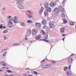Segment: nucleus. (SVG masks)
<instances>
[{"instance_id":"obj_9","label":"nucleus","mask_w":76,"mask_h":76,"mask_svg":"<svg viewBox=\"0 0 76 76\" xmlns=\"http://www.w3.org/2000/svg\"><path fill=\"white\" fill-rule=\"evenodd\" d=\"M44 10V8L43 7H42L41 9V10L39 12V14L40 15H41L42 13L43 12V10Z\"/></svg>"},{"instance_id":"obj_35","label":"nucleus","mask_w":76,"mask_h":76,"mask_svg":"<svg viewBox=\"0 0 76 76\" xmlns=\"http://www.w3.org/2000/svg\"><path fill=\"white\" fill-rule=\"evenodd\" d=\"M44 38L45 39H48V35H47L46 36H45L44 37Z\"/></svg>"},{"instance_id":"obj_30","label":"nucleus","mask_w":76,"mask_h":76,"mask_svg":"<svg viewBox=\"0 0 76 76\" xmlns=\"http://www.w3.org/2000/svg\"><path fill=\"white\" fill-rule=\"evenodd\" d=\"M13 45V46H18V45H19V44L18 43L15 44H14Z\"/></svg>"},{"instance_id":"obj_4","label":"nucleus","mask_w":76,"mask_h":76,"mask_svg":"<svg viewBox=\"0 0 76 76\" xmlns=\"http://www.w3.org/2000/svg\"><path fill=\"white\" fill-rule=\"evenodd\" d=\"M35 23L36 26H37V27H39V28H40L41 26V24L40 23L36 22Z\"/></svg>"},{"instance_id":"obj_2","label":"nucleus","mask_w":76,"mask_h":76,"mask_svg":"<svg viewBox=\"0 0 76 76\" xmlns=\"http://www.w3.org/2000/svg\"><path fill=\"white\" fill-rule=\"evenodd\" d=\"M32 34L34 35H36L37 34V31L36 30H33L32 32Z\"/></svg>"},{"instance_id":"obj_37","label":"nucleus","mask_w":76,"mask_h":76,"mask_svg":"<svg viewBox=\"0 0 76 76\" xmlns=\"http://www.w3.org/2000/svg\"><path fill=\"white\" fill-rule=\"evenodd\" d=\"M14 20H17V19H18V17H14Z\"/></svg>"},{"instance_id":"obj_39","label":"nucleus","mask_w":76,"mask_h":76,"mask_svg":"<svg viewBox=\"0 0 76 76\" xmlns=\"http://www.w3.org/2000/svg\"><path fill=\"white\" fill-rule=\"evenodd\" d=\"M7 72H8V73H12V71L9 70H7Z\"/></svg>"},{"instance_id":"obj_29","label":"nucleus","mask_w":76,"mask_h":76,"mask_svg":"<svg viewBox=\"0 0 76 76\" xmlns=\"http://www.w3.org/2000/svg\"><path fill=\"white\" fill-rule=\"evenodd\" d=\"M70 25H74L75 23L73 22H70L69 23Z\"/></svg>"},{"instance_id":"obj_10","label":"nucleus","mask_w":76,"mask_h":76,"mask_svg":"<svg viewBox=\"0 0 76 76\" xmlns=\"http://www.w3.org/2000/svg\"><path fill=\"white\" fill-rule=\"evenodd\" d=\"M65 31V30L64 29V28H63L61 29V33H64Z\"/></svg>"},{"instance_id":"obj_62","label":"nucleus","mask_w":76,"mask_h":76,"mask_svg":"<svg viewBox=\"0 0 76 76\" xmlns=\"http://www.w3.org/2000/svg\"><path fill=\"white\" fill-rule=\"evenodd\" d=\"M28 76H33V75H28Z\"/></svg>"},{"instance_id":"obj_3","label":"nucleus","mask_w":76,"mask_h":76,"mask_svg":"<svg viewBox=\"0 0 76 76\" xmlns=\"http://www.w3.org/2000/svg\"><path fill=\"white\" fill-rule=\"evenodd\" d=\"M12 23H13V22H8V25L10 28H12V26H13Z\"/></svg>"},{"instance_id":"obj_8","label":"nucleus","mask_w":76,"mask_h":76,"mask_svg":"<svg viewBox=\"0 0 76 76\" xmlns=\"http://www.w3.org/2000/svg\"><path fill=\"white\" fill-rule=\"evenodd\" d=\"M50 7H53L54 6V3L53 2H51L50 3Z\"/></svg>"},{"instance_id":"obj_53","label":"nucleus","mask_w":76,"mask_h":76,"mask_svg":"<svg viewBox=\"0 0 76 76\" xmlns=\"http://www.w3.org/2000/svg\"><path fill=\"white\" fill-rule=\"evenodd\" d=\"M46 27H47L46 26H44L43 27V29H45V28H46Z\"/></svg>"},{"instance_id":"obj_19","label":"nucleus","mask_w":76,"mask_h":76,"mask_svg":"<svg viewBox=\"0 0 76 76\" xmlns=\"http://www.w3.org/2000/svg\"><path fill=\"white\" fill-rule=\"evenodd\" d=\"M45 16H47V15H48V11L47 10H45V12H44Z\"/></svg>"},{"instance_id":"obj_63","label":"nucleus","mask_w":76,"mask_h":76,"mask_svg":"<svg viewBox=\"0 0 76 76\" xmlns=\"http://www.w3.org/2000/svg\"><path fill=\"white\" fill-rule=\"evenodd\" d=\"M28 69H29V68H27L26 69V70H28Z\"/></svg>"},{"instance_id":"obj_26","label":"nucleus","mask_w":76,"mask_h":76,"mask_svg":"<svg viewBox=\"0 0 76 76\" xmlns=\"http://www.w3.org/2000/svg\"><path fill=\"white\" fill-rule=\"evenodd\" d=\"M13 22L15 23H18V21L17 20H13Z\"/></svg>"},{"instance_id":"obj_14","label":"nucleus","mask_w":76,"mask_h":76,"mask_svg":"<svg viewBox=\"0 0 76 76\" xmlns=\"http://www.w3.org/2000/svg\"><path fill=\"white\" fill-rule=\"evenodd\" d=\"M27 12H28V13H29L30 15H33V14H34V12L32 11H31L30 10H27Z\"/></svg>"},{"instance_id":"obj_6","label":"nucleus","mask_w":76,"mask_h":76,"mask_svg":"<svg viewBox=\"0 0 76 76\" xmlns=\"http://www.w3.org/2000/svg\"><path fill=\"white\" fill-rule=\"evenodd\" d=\"M68 63H71L73 61V58H69L68 59Z\"/></svg>"},{"instance_id":"obj_49","label":"nucleus","mask_w":76,"mask_h":76,"mask_svg":"<svg viewBox=\"0 0 76 76\" xmlns=\"http://www.w3.org/2000/svg\"><path fill=\"white\" fill-rule=\"evenodd\" d=\"M25 38V40H26V41H28V38Z\"/></svg>"},{"instance_id":"obj_43","label":"nucleus","mask_w":76,"mask_h":76,"mask_svg":"<svg viewBox=\"0 0 76 76\" xmlns=\"http://www.w3.org/2000/svg\"><path fill=\"white\" fill-rule=\"evenodd\" d=\"M4 38L5 39V40H6L7 39V37H6V36H4Z\"/></svg>"},{"instance_id":"obj_61","label":"nucleus","mask_w":76,"mask_h":76,"mask_svg":"<svg viewBox=\"0 0 76 76\" xmlns=\"http://www.w3.org/2000/svg\"><path fill=\"white\" fill-rule=\"evenodd\" d=\"M62 36H63V37H64V36H65V34H63L62 35Z\"/></svg>"},{"instance_id":"obj_13","label":"nucleus","mask_w":76,"mask_h":76,"mask_svg":"<svg viewBox=\"0 0 76 76\" xmlns=\"http://www.w3.org/2000/svg\"><path fill=\"white\" fill-rule=\"evenodd\" d=\"M44 6L45 7L47 8V7H48V3H45L44 4Z\"/></svg>"},{"instance_id":"obj_27","label":"nucleus","mask_w":76,"mask_h":76,"mask_svg":"<svg viewBox=\"0 0 76 76\" xmlns=\"http://www.w3.org/2000/svg\"><path fill=\"white\" fill-rule=\"evenodd\" d=\"M2 63L3 64L2 66H7V64H6V63L4 62H2Z\"/></svg>"},{"instance_id":"obj_17","label":"nucleus","mask_w":76,"mask_h":76,"mask_svg":"<svg viewBox=\"0 0 76 76\" xmlns=\"http://www.w3.org/2000/svg\"><path fill=\"white\" fill-rule=\"evenodd\" d=\"M40 38H41V36L40 35H39L36 37V39H39Z\"/></svg>"},{"instance_id":"obj_15","label":"nucleus","mask_w":76,"mask_h":76,"mask_svg":"<svg viewBox=\"0 0 76 76\" xmlns=\"http://www.w3.org/2000/svg\"><path fill=\"white\" fill-rule=\"evenodd\" d=\"M60 10L61 11V12H64V9L63 8V7H61L60 8Z\"/></svg>"},{"instance_id":"obj_21","label":"nucleus","mask_w":76,"mask_h":76,"mask_svg":"<svg viewBox=\"0 0 76 76\" xmlns=\"http://www.w3.org/2000/svg\"><path fill=\"white\" fill-rule=\"evenodd\" d=\"M7 32H8V29H6L3 31L4 34H6Z\"/></svg>"},{"instance_id":"obj_5","label":"nucleus","mask_w":76,"mask_h":76,"mask_svg":"<svg viewBox=\"0 0 76 76\" xmlns=\"http://www.w3.org/2000/svg\"><path fill=\"white\" fill-rule=\"evenodd\" d=\"M49 27L50 28H54V25L51 23H49Z\"/></svg>"},{"instance_id":"obj_25","label":"nucleus","mask_w":76,"mask_h":76,"mask_svg":"<svg viewBox=\"0 0 76 76\" xmlns=\"http://www.w3.org/2000/svg\"><path fill=\"white\" fill-rule=\"evenodd\" d=\"M42 69H44L47 68V67H46V65H43L42 66Z\"/></svg>"},{"instance_id":"obj_55","label":"nucleus","mask_w":76,"mask_h":76,"mask_svg":"<svg viewBox=\"0 0 76 76\" xmlns=\"http://www.w3.org/2000/svg\"><path fill=\"white\" fill-rule=\"evenodd\" d=\"M65 0H64L63 1V2L62 3V4H64V3H65Z\"/></svg>"},{"instance_id":"obj_31","label":"nucleus","mask_w":76,"mask_h":76,"mask_svg":"<svg viewBox=\"0 0 76 76\" xmlns=\"http://www.w3.org/2000/svg\"><path fill=\"white\" fill-rule=\"evenodd\" d=\"M68 69L67 67H64V71H66L67 70V69Z\"/></svg>"},{"instance_id":"obj_64","label":"nucleus","mask_w":76,"mask_h":76,"mask_svg":"<svg viewBox=\"0 0 76 76\" xmlns=\"http://www.w3.org/2000/svg\"><path fill=\"white\" fill-rule=\"evenodd\" d=\"M3 69H6V67H3Z\"/></svg>"},{"instance_id":"obj_24","label":"nucleus","mask_w":76,"mask_h":76,"mask_svg":"<svg viewBox=\"0 0 76 76\" xmlns=\"http://www.w3.org/2000/svg\"><path fill=\"white\" fill-rule=\"evenodd\" d=\"M63 21H64V23H66L67 22V21L64 18L63 19Z\"/></svg>"},{"instance_id":"obj_42","label":"nucleus","mask_w":76,"mask_h":76,"mask_svg":"<svg viewBox=\"0 0 76 76\" xmlns=\"http://www.w3.org/2000/svg\"><path fill=\"white\" fill-rule=\"evenodd\" d=\"M3 28V26H2V24H1L0 26V28L2 29Z\"/></svg>"},{"instance_id":"obj_36","label":"nucleus","mask_w":76,"mask_h":76,"mask_svg":"<svg viewBox=\"0 0 76 76\" xmlns=\"http://www.w3.org/2000/svg\"><path fill=\"white\" fill-rule=\"evenodd\" d=\"M6 54H7V52H5L3 55V56H6Z\"/></svg>"},{"instance_id":"obj_41","label":"nucleus","mask_w":76,"mask_h":76,"mask_svg":"<svg viewBox=\"0 0 76 76\" xmlns=\"http://www.w3.org/2000/svg\"><path fill=\"white\" fill-rule=\"evenodd\" d=\"M42 34H45V32H44V30H42Z\"/></svg>"},{"instance_id":"obj_11","label":"nucleus","mask_w":76,"mask_h":76,"mask_svg":"<svg viewBox=\"0 0 76 76\" xmlns=\"http://www.w3.org/2000/svg\"><path fill=\"white\" fill-rule=\"evenodd\" d=\"M47 11L48 12H50L51 11V8L50 7H48L47 8Z\"/></svg>"},{"instance_id":"obj_47","label":"nucleus","mask_w":76,"mask_h":76,"mask_svg":"<svg viewBox=\"0 0 76 76\" xmlns=\"http://www.w3.org/2000/svg\"><path fill=\"white\" fill-rule=\"evenodd\" d=\"M29 18H32V15H30L28 16Z\"/></svg>"},{"instance_id":"obj_18","label":"nucleus","mask_w":76,"mask_h":76,"mask_svg":"<svg viewBox=\"0 0 76 76\" xmlns=\"http://www.w3.org/2000/svg\"><path fill=\"white\" fill-rule=\"evenodd\" d=\"M45 19H43L42 20V23L43 25H45Z\"/></svg>"},{"instance_id":"obj_52","label":"nucleus","mask_w":76,"mask_h":76,"mask_svg":"<svg viewBox=\"0 0 76 76\" xmlns=\"http://www.w3.org/2000/svg\"><path fill=\"white\" fill-rule=\"evenodd\" d=\"M2 28L3 29H5V28H6V26H3L2 27Z\"/></svg>"},{"instance_id":"obj_20","label":"nucleus","mask_w":76,"mask_h":76,"mask_svg":"<svg viewBox=\"0 0 76 76\" xmlns=\"http://www.w3.org/2000/svg\"><path fill=\"white\" fill-rule=\"evenodd\" d=\"M33 21L31 20H28L27 21V23H33Z\"/></svg>"},{"instance_id":"obj_38","label":"nucleus","mask_w":76,"mask_h":76,"mask_svg":"<svg viewBox=\"0 0 76 76\" xmlns=\"http://www.w3.org/2000/svg\"><path fill=\"white\" fill-rule=\"evenodd\" d=\"M11 18H12V16H9L7 17V19Z\"/></svg>"},{"instance_id":"obj_40","label":"nucleus","mask_w":76,"mask_h":76,"mask_svg":"<svg viewBox=\"0 0 76 76\" xmlns=\"http://www.w3.org/2000/svg\"><path fill=\"white\" fill-rule=\"evenodd\" d=\"M47 19L49 21H51V18H48Z\"/></svg>"},{"instance_id":"obj_54","label":"nucleus","mask_w":76,"mask_h":76,"mask_svg":"<svg viewBox=\"0 0 76 76\" xmlns=\"http://www.w3.org/2000/svg\"><path fill=\"white\" fill-rule=\"evenodd\" d=\"M28 38V36H27V35H26V36L25 37V38Z\"/></svg>"},{"instance_id":"obj_51","label":"nucleus","mask_w":76,"mask_h":76,"mask_svg":"<svg viewBox=\"0 0 76 76\" xmlns=\"http://www.w3.org/2000/svg\"><path fill=\"white\" fill-rule=\"evenodd\" d=\"M71 65H69V69L70 70V69H71Z\"/></svg>"},{"instance_id":"obj_57","label":"nucleus","mask_w":76,"mask_h":76,"mask_svg":"<svg viewBox=\"0 0 76 76\" xmlns=\"http://www.w3.org/2000/svg\"><path fill=\"white\" fill-rule=\"evenodd\" d=\"M73 55H74V54H71L70 56V57H71V56H73Z\"/></svg>"},{"instance_id":"obj_12","label":"nucleus","mask_w":76,"mask_h":76,"mask_svg":"<svg viewBox=\"0 0 76 76\" xmlns=\"http://www.w3.org/2000/svg\"><path fill=\"white\" fill-rule=\"evenodd\" d=\"M67 75L68 76H69V75H72V72L70 71H69V72H66Z\"/></svg>"},{"instance_id":"obj_16","label":"nucleus","mask_w":76,"mask_h":76,"mask_svg":"<svg viewBox=\"0 0 76 76\" xmlns=\"http://www.w3.org/2000/svg\"><path fill=\"white\" fill-rule=\"evenodd\" d=\"M21 0H17V4H21Z\"/></svg>"},{"instance_id":"obj_23","label":"nucleus","mask_w":76,"mask_h":76,"mask_svg":"<svg viewBox=\"0 0 76 76\" xmlns=\"http://www.w3.org/2000/svg\"><path fill=\"white\" fill-rule=\"evenodd\" d=\"M62 16L63 18H64V19L66 18V15L64 14V13H62Z\"/></svg>"},{"instance_id":"obj_46","label":"nucleus","mask_w":76,"mask_h":76,"mask_svg":"<svg viewBox=\"0 0 76 76\" xmlns=\"http://www.w3.org/2000/svg\"><path fill=\"white\" fill-rule=\"evenodd\" d=\"M7 49H4L3 50H2V52H4Z\"/></svg>"},{"instance_id":"obj_59","label":"nucleus","mask_w":76,"mask_h":76,"mask_svg":"<svg viewBox=\"0 0 76 76\" xmlns=\"http://www.w3.org/2000/svg\"><path fill=\"white\" fill-rule=\"evenodd\" d=\"M45 61V60L44 59L43 60V61H41V63H42V62L44 61Z\"/></svg>"},{"instance_id":"obj_28","label":"nucleus","mask_w":76,"mask_h":76,"mask_svg":"<svg viewBox=\"0 0 76 76\" xmlns=\"http://www.w3.org/2000/svg\"><path fill=\"white\" fill-rule=\"evenodd\" d=\"M46 66L47 68H48V67H50L51 66V65L50 64H47L46 65Z\"/></svg>"},{"instance_id":"obj_7","label":"nucleus","mask_w":76,"mask_h":76,"mask_svg":"<svg viewBox=\"0 0 76 76\" xmlns=\"http://www.w3.org/2000/svg\"><path fill=\"white\" fill-rule=\"evenodd\" d=\"M54 10L56 13H58V12H59V9H58L57 8H55Z\"/></svg>"},{"instance_id":"obj_50","label":"nucleus","mask_w":76,"mask_h":76,"mask_svg":"<svg viewBox=\"0 0 76 76\" xmlns=\"http://www.w3.org/2000/svg\"><path fill=\"white\" fill-rule=\"evenodd\" d=\"M6 7H4L3 8H2V10H6Z\"/></svg>"},{"instance_id":"obj_60","label":"nucleus","mask_w":76,"mask_h":76,"mask_svg":"<svg viewBox=\"0 0 76 76\" xmlns=\"http://www.w3.org/2000/svg\"><path fill=\"white\" fill-rule=\"evenodd\" d=\"M2 71H3V70H2V69H0V71L1 72Z\"/></svg>"},{"instance_id":"obj_34","label":"nucleus","mask_w":76,"mask_h":76,"mask_svg":"<svg viewBox=\"0 0 76 76\" xmlns=\"http://www.w3.org/2000/svg\"><path fill=\"white\" fill-rule=\"evenodd\" d=\"M33 73H34L35 75H38V72H36L35 71H34L33 72Z\"/></svg>"},{"instance_id":"obj_56","label":"nucleus","mask_w":76,"mask_h":76,"mask_svg":"<svg viewBox=\"0 0 76 76\" xmlns=\"http://www.w3.org/2000/svg\"><path fill=\"white\" fill-rule=\"evenodd\" d=\"M64 39H65V37H64L62 39V40H63V41H64Z\"/></svg>"},{"instance_id":"obj_32","label":"nucleus","mask_w":76,"mask_h":76,"mask_svg":"<svg viewBox=\"0 0 76 76\" xmlns=\"http://www.w3.org/2000/svg\"><path fill=\"white\" fill-rule=\"evenodd\" d=\"M21 25L22 26H25V23H21Z\"/></svg>"},{"instance_id":"obj_1","label":"nucleus","mask_w":76,"mask_h":76,"mask_svg":"<svg viewBox=\"0 0 76 76\" xmlns=\"http://www.w3.org/2000/svg\"><path fill=\"white\" fill-rule=\"evenodd\" d=\"M17 7L18 8L20 9H24V7L23 5L19 4L17 5Z\"/></svg>"},{"instance_id":"obj_58","label":"nucleus","mask_w":76,"mask_h":76,"mask_svg":"<svg viewBox=\"0 0 76 76\" xmlns=\"http://www.w3.org/2000/svg\"><path fill=\"white\" fill-rule=\"evenodd\" d=\"M10 75H5L4 76H10Z\"/></svg>"},{"instance_id":"obj_33","label":"nucleus","mask_w":76,"mask_h":76,"mask_svg":"<svg viewBox=\"0 0 76 76\" xmlns=\"http://www.w3.org/2000/svg\"><path fill=\"white\" fill-rule=\"evenodd\" d=\"M14 19V18H11L9 19L10 22V21H12V20H13Z\"/></svg>"},{"instance_id":"obj_22","label":"nucleus","mask_w":76,"mask_h":76,"mask_svg":"<svg viewBox=\"0 0 76 76\" xmlns=\"http://www.w3.org/2000/svg\"><path fill=\"white\" fill-rule=\"evenodd\" d=\"M42 41H44L45 42H47V43L49 42V41L46 39H42Z\"/></svg>"},{"instance_id":"obj_45","label":"nucleus","mask_w":76,"mask_h":76,"mask_svg":"<svg viewBox=\"0 0 76 76\" xmlns=\"http://www.w3.org/2000/svg\"><path fill=\"white\" fill-rule=\"evenodd\" d=\"M28 1V0H21V1Z\"/></svg>"},{"instance_id":"obj_48","label":"nucleus","mask_w":76,"mask_h":76,"mask_svg":"<svg viewBox=\"0 0 76 76\" xmlns=\"http://www.w3.org/2000/svg\"><path fill=\"white\" fill-rule=\"evenodd\" d=\"M56 63V61H52V63L54 64Z\"/></svg>"},{"instance_id":"obj_44","label":"nucleus","mask_w":76,"mask_h":76,"mask_svg":"<svg viewBox=\"0 0 76 76\" xmlns=\"http://www.w3.org/2000/svg\"><path fill=\"white\" fill-rule=\"evenodd\" d=\"M28 32L29 33V34H31V30H28Z\"/></svg>"}]
</instances>
